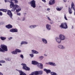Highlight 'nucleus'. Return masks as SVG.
<instances>
[{"label":"nucleus","mask_w":75,"mask_h":75,"mask_svg":"<svg viewBox=\"0 0 75 75\" xmlns=\"http://www.w3.org/2000/svg\"><path fill=\"white\" fill-rule=\"evenodd\" d=\"M14 1L15 4H17L18 3V1L17 0H11V4L10 5V8H12L11 11H15V10L16 9V8L19 7V6L17 4H14Z\"/></svg>","instance_id":"obj_1"},{"label":"nucleus","mask_w":75,"mask_h":75,"mask_svg":"<svg viewBox=\"0 0 75 75\" xmlns=\"http://www.w3.org/2000/svg\"><path fill=\"white\" fill-rule=\"evenodd\" d=\"M44 71L46 72L47 74H50L51 75H58L57 73L54 72H51V70H47L46 69H44Z\"/></svg>","instance_id":"obj_2"},{"label":"nucleus","mask_w":75,"mask_h":75,"mask_svg":"<svg viewBox=\"0 0 75 75\" xmlns=\"http://www.w3.org/2000/svg\"><path fill=\"white\" fill-rule=\"evenodd\" d=\"M1 48H1H0V51L1 52H4V51H7V48L6 46L4 45H1Z\"/></svg>","instance_id":"obj_3"},{"label":"nucleus","mask_w":75,"mask_h":75,"mask_svg":"<svg viewBox=\"0 0 75 75\" xmlns=\"http://www.w3.org/2000/svg\"><path fill=\"white\" fill-rule=\"evenodd\" d=\"M32 64L35 65H38V66H43V64L41 63H39L38 62L33 60L32 61Z\"/></svg>","instance_id":"obj_4"},{"label":"nucleus","mask_w":75,"mask_h":75,"mask_svg":"<svg viewBox=\"0 0 75 75\" xmlns=\"http://www.w3.org/2000/svg\"><path fill=\"white\" fill-rule=\"evenodd\" d=\"M60 27L62 28H64V29H67L68 28V26L67 23H62L60 25Z\"/></svg>","instance_id":"obj_5"},{"label":"nucleus","mask_w":75,"mask_h":75,"mask_svg":"<svg viewBox=\"0 0 75 75\" xmlns=\"http://www.w3.org/2000/svg\"><path fill=\"white\" fill-rule=\"evenodd\" d=\"M30 6L33 8H35L36 7L35 5V1L34 0H32L30 2Z\"/></svg>","instance_id":"obj_6"},{"label":"nucleus","mask_w":75,"mask_h":75,"mask_svg":"<svg viewBox=\"0 0 75 75\" xmlns=\"http://www.w3.org/2000/svg\"><path fill=\"white\" fill-rule=\"evenodd\" d=\"M59 37L62 41H64L65 40V36L63 34H60L59 35Z\"/></svg>","instance_id":"obj_7"},{"label":"nucleus","mask_w":75,"mask_h":75,"mask_svg":"<svg viewBox=\"0 0 75 75\" xmlns=\"http://www.w3.org/2000/svg\"><path fill=\"white\" fill-rule=\"evenodd\" d=\"M45 64L47 65H52V66H56L57 65L54 62H46Z\"/></svg>","instance_id":"obj_8"},{"label":"nucleus","mask_w":75,"mask_h":75,"mask_svg":"<svg viewBox=\"0 0 75 75\" xmlns=\"http://www.w3.org/2000/svg\"><path fill=\"white\" fill-rule=\"evenodd\" d=\"M55 40L56 42H57L59 44L61 42V41H62L59 38L56 37L55 38Z\"/></svg>","instance_id":"obj_9"},{"label":"nucleus","mask_w":75,"mask_h":75,"mask_svg":"<svg viewBox=\"0 0 75 75\" xmlns=\"http://www.w3.org/2000/svg\"><path fill=\"white\" fill-rule=\"evenodd\" d=\"M7 14H8L10 16V17L11 18H12L13 16V14L11 13V12L10 10H8L7 11Z\"/></svg>","instance_id":"obj_10"},{"label":"nucleus","mask_w":75,"mask_h":75,"mask_svg":"<svg viewBox=\"0 0 75 75\" xmlns=\"http://www.w3.org/2000/svg\"><path fill=\"white\" fill-rule=\"evenodd\" d=\"M58 48H60V49H62V50H64L65 49V47L62 45H59L58 46Z\"/></svg>","instance_id":"obj_11"},{"label":"nucleus","mask_w":75,"mask_h":75,"mask_svg":"<svg viewBox=\"0 0 75 75\" xmlns=\"http://www.w3.org/2000/svg\"><path fill=\"white\" fill-rule=\"evenodd\" d=\"M10 32L12 33H16L18 32V30L17 29H12L10 30Z\"/></svg>","instance_id":"obj_12"},{"label":"nucleus","mask_w":75,"mask_h":75,"mask_svg":"<svg viewBox=\"0 0 75 75\" xmlns=\"http://www.w3.org/2000/svg\"><path fill=\"white\" fill-rule=\"evenodd\" d=\"M55 3V0H50L49 4L50 5H53V4H54Z\"/></svg>","instance_id":"obj_13"},{"label":"nucleus","mask_w":75,"mask_h":75,"mask_svg":"<svg viewBox=\"0 0 75 75\" xmlns=\"http://www.w3.org/2000/svg\"><path fill=\"white\" fill-rule=\"evenodd\" d=\"M23 68L26 71H30V69L29 67H27V66H23Z\"/></svg>","instance_id":"obj_14"},{"label":"nucleus","mask_w":75,"mask_h":75,"mask_svg":"<svg viewBox=\"0 0 75 75\" xmlns=\"http://www.w3.org/2000/svg\"><path fill=\"white\" fill-rule=\"evenodd\" d=\"M51 25L47 24L46 25V28L48 30H51Z\"/></svg>","instance_id":"obj_15"},{"label":"nucleus","mask_w":75,"mask_h":75,"mask_svg":"<svg viewBox=\"0 0 75 75\" xmlns=\"http://www.w3.org/2000/svg\"><path fill=\"white\" fill-rule=\"evenodd\" d=\"M19 73L20 74V75H27L25 73L23 72L21 70H19Z\"/></svg>","instance_id":"obj_16"},{"label":"nucleus","mask_w":75,"mask_h":75,"mask_svg":"<svg viewBox=\"0 0 75 75\" xmlns=\"http://www.w3.org/2000/svg\"><path fill=\"white\" fill-rule=\"evenodd\" d=\"M71 8H73V10H74V15L75 14V6H74V4L73 2L72 3V4H71Z\"/></svg>","instance_id":"obj_17"},{"label":"nucleus","mask_w":75,"mask_h":75,"mask_svg":"<svg viewBox=\"0 0 75 75\" xmlns=\"http://www.w3.org/2000/svg\"><path fill=\"white\" fill-rule=\"evenodd\" d=\"M21 10V8H20V6H19V7L18 8H16V9H15V10H16V12H19V11H20Z\"/></svg>","instance_id":"obj_18"},{"label":"nucleus","mask_w":75,"mask_h":75,"mask_svg":"<svg viewBox=\"0 0 75 75\" xmlns=\"http://www.w3.org/2000/svg\"><path fill=\"white\" fill-rule=\"evenodd\" d=\"M32 54H39V52H37V51L35 50H32Z\"/></svg>","instance_id":"obj_19"},{"label":"nucleus","mask_w":75,"mask_h":75,"mask_svg":"<svg viewBox=\"0 0 75 75\" xmlns=\"http://www.w3.org/2000/svg\"><path fill=\"white\" fill-rule=\"evenodd\" d=\"M42 41L44 44H47V40L44 38L42 39Z\"/></svg>","instance_id":"obj_20"},{"label":"nucleus","mask_w":75,"mask_h":75,"mask_svg":"<svg viewBox=\"0 0 75 75\" xmlns=\"http://www.w3.org/2000/svg\"><path fill=\"white\" fill-rule=\"evenodd\" d=\"M6 27L8 28H11L13 27V26L11 25H8L6 26Z\"/></svg>","instance_id":"obj_21"},{"label":"nucleus","mask_w":75,"mask_h":75,"mask_svg":"<svg viewBox=\"0 0 75 75\" xmlns=\"http://www.w3.org/2000/svg\"><path fill=\"white\" fill-rule=\"evenodd\" d=\"M37 27V25H30L29 26V28H35Z\"/></svg>","instance_id":"obj_22"},{"label":"nucleus","mask_w":75,"mask_h":75,"mask_svg":"<svg viewBox=\"0 0 75 75\" xmlns=\"http://www.w3.org/2000/svg\"><path fill=\"white\" fill-rule=\"evenodd\" d=\"M34 75H38L39 74L38 73V71H35L33 72Z\"/></svg>","instance_id":"obj_23"},{"label":"nucleus","mask_w":75,"mask_h":75,"mask_svg":"<svg viewBox=\"0 0 75 75\" xmlns=\"http://www.w3.org/2000/svg\"><path fill=\"white\" fill-rule=\"evenodd\" d=\"M69 14H72V10H71V9L70 8V7H69Z\"/></svg>","instance_id":"obj_24"},{"label":"nucleus","mask_w":75,"mask_h":75,"mask_svg":"<svg viewBox=\"0 0 75 75\" xmlns=\"http://www.w3.org/2000/svg\"><path fill=\"white\" fill-rule=\"evenodd\" d=\"M0 38L1 40H5L6 39V38L1 36L0 37Z\"/></svg>","instance_id":"obj_25"},{"label":"nucleus","mask_w":75,"mask_h":75,"mask_svg":"<svg viewBox=\"0 0 75 75\" xmlns=\"http://www.w3.org/2000/svg\"><path fill=\"white\" fill-rule=\"evenodd\" d=\"M12 54H17V52H16V51H13L11 52Z\"/></svg>","instance_id":"obj_26"},{"label":"nucleus","mask_w":75,"mask_h":75,"mask_svg":"<svg viewBox=\"0 0 75 75\" xmlns=\"http://www.w3.org/2000/svg\"><path fill=\"white\" fill-rule=\"evenodd\" d=\"M39 75H42V73H43V71H38Z\"/></svg>","instance_id":"obj_27"},{"label":"nucleus","mask_w":75,"mask_h":75,"mask_svg":"<svg viewBox=\"0 0 75 75\" xmlns=\"http://www.w3.org/2000/svg\"><path fill=\"white\" fill-rule=\"evenodd\" d=\"M16 52H21V51L20 50L18 49H16Z\"/></svg>","instance_id":"obj_28"},{"label":"nucleus","mask_w":75,"mask_h":75,"mask_svg":"<svg viewBox=\"0 0 75 75\" xmlns=\"http://www.w3.org/2000/svg\"><path fill=\"white\" fill-rule=\"evenodd\" d=\"M5 3H7V2H9V3H10V4H11V0L10 1L9 0H5Z\"/></svg>","instance_id":"obj_29"},{"label":"nucleus","mask_w":75,"mask_h":75,"mask_svg":"<svg viewBox=\"0 0 75 75\" xmlns=\"http://www.w3.org/2000/svg\"><path fill=\"white\" fill-rule=\"evenodd\" d=\"M61 8H58L57 7V8H56V9L57 10V11H61Z\"/></svg>","instance_id":"obj_30"},{"label":"nucleus","mask_w":75,"mask_h":75,"mask_svg":"<svg viewBox=\"0 0 75 75\" xmlns=\"http://www.w3.org/2000/svg\"><path fill=\"white\" fill-rule=\"evenodd\" d=\"M0 10L1 11H2L4 12H7V10H6V9H0Z\"/></svg>","instance_id":"obj_31"},{"label":"nucleus","mask_w":75,"mask_h":75,"mask_svg":"<svg viewBox=\"0 0 75 75\" xmlns=\"http://www.w3.org/2000/svg\"><path fill=\"white\" fill-rule=\"evenodd\" d=\"M39 58L40 59H42L44 58V57L42 56H40L39 57Z\"/></svg>","instance_id":"obj_32"},{"label":"nucleus","mask_w":75,"mask_h":75,"mask_svg":"<svg viewBox=\"0 0 75 75\" xmlns=\"http://www.w3.org/2000/svg\"><path fill=\"white\" fill-rule=\"evenodd\" d=\"M25 19V17H23L22 18V19H21V21H24Z\"/></svg>","instance_id":"obj_33"},{"label":"nucleus","mask_w":75,"mask_h":75,"mask_svg":"<svg viewBox=\"0 0 75 75\" xmlns=\"http://www.w3.org/2000/svg\"><path fill=\"white\" fill-rule=\"evenodd\" d=\"M38 67L40 68V69H43V66H38Z\"/></svg>","instance_id":"obj_34"},{"label":"nucleus","mask_w":75,"mask_h":75,"mask_svg":"<svg viewBox=\"0 0 75 75\" xmlns=\"http://www.w3.org/2000/svg\"><path fill=\"white\" fill-rule=\"evenodd\" d=\"M0 63H5V61L3 60L0 61Z\"/></svg>","instance_id":"obj_35"},{"label":"nucleus","mask_w":75,"mask_h":75,"mask_svg":"<svg viewBox=\"0 0 75 75\" xmlns=\"http://www.w3.org/2000/svg\"><path fill=\"white\" fill-rule=\"evenodd\" d=\"M29 55H30L31 57H34V54H29Z\"/></svg>","instance_id":"obj_36"},{"label":"nucleus","mask_w":75,"mask_h":75,"mask_svg":"<svg viewBox=\"0 0 75 75\" xmlns=\"http://www.w3.org/2000/svg\"><path fill=\"white\" fill-rule=\"evenodd\" d=\"M24 44V41H22L21 43V45H23Z\"/></svg>","instance_id":"obj_37"},{"label":"nucleus","mask_w":75,"mask_h":75,"mask_svg":"<svg viewBox=\"0 0 75 75\" xmlns=\"http://www.w3.org/2000/svg\"><path fill=\"white\" fill-rule=\"evenodd\" d=\"M21 65L22 66H27V65H26V64H25L22 63V64H21Z\"/></svg>","instance_id":"obj_38"},{"label":"nucleus","mask_w":75,"mask_h":75,"mask_svg":"<svg viewBox=\"0 0 75 75\" xmlns=\"http://www.w3.org/2000/svg\"><path fill=\"white\" fill-rule=\"evenodd\" d=\"M6 59L7 60V61H11V59L9 58H6Z\"/></svg>","instance_id":"obj_39"},{"label":"nucleus","mask_w":75,"mask_h":75,"mask_svg":"<svg viewBox=\"0 0 75 75\" xmlns=\"http://www.w3.org/2000/svg\"><path fill=\"white\" fill-rule=\"evenodd\" d=\"M28 44V42L24 41V44Z\"/></svg>","instance_id":"obj_40"},{"label":"nucleus","mask_w":75,"mask_h":75,"mask_svg":"<svg viewBox=\"0 0 75 75\" xmlns=\"http://www.w3.org/2000/svg\"><path fill=\"white\" fill-rule=\"evenodd\" d=\"M17 15L18 16H21V13H17Z\"/></svg>","instance_id":"obj_41"},{"label":"nucleus","mask_w":75,"mask_h":75,"mask_svg":"<svg viewBox=\"0 0 75 75\" xmlns=\"http://www.w3.org/2000/svg\"><path fill=\"white\" fill-rule=\"evenodd\" d=\"M13 38L11 37L9 38H8V39L9 40H11V39H12Z\"/></svg>","instance_id":"obj_42"},{"label":"nucleus","mask_w":75,"mask_h":75,"mask_svg":"<svg viewBox=\"0 0 75 75\" xmlns=\"http://www.w3.org/2000/svg\"><path fill=\"white\" fill-rule=\"evenodd\" d=\"M20 57L21 58H22V59H23V58H24V57L23 56V55H21Z\"/></svg>","instance_id":"obj_43"},{"label":"nucleus","mask_w":75,"mask_h":75,"mask_svg":"<svg viewBox=\"0 0 75 75\" xmlns=\"http://www.w3.org/2000/svg\"><path fill=\"white\" fill-rule=\"evenodd\" d=\"M64 18L66 20H68V19L67 18V17H66V16L64 15Z\"/></svg>","instance_id":"obj_44"},{"label":"nucleus","mask_w":75,"mask_h":75,"mask_svg":"<svg viewBox=\"0 0 75 75\" xmlns=\"http://www.w3.org/2000/svg\"><path fill=\"white\" fill-rule=\"evenodd\" d=\"M47 19H48V20H49V21H51V19L50 18V17H47Z\"/></svg>","instance_id":"obj_45"},{"label":"nucleus","mask_w":75,"mask_h":75,"mask_svg":"<svg viewBox=\"0 0 75 75\" xmlns=\"http://www.w3.org/2000/svg\"><path fill=\"white\" fill-rule=\"evenodd\" d=\"M18 20H20V21H21V18H18Z\"/></svg>","instance_id":"obj_46"},{"label":"nucleus","mask_w":75,"mask_h":75,"mask_svg":"<svg viewBox=\"0 0 75 75\" xmlns=\"http://www.w3.org/2000/svg\"><path fill=\"white\" fill-rule=\"evenodd\" d=\"M29 75H34V73H33V72H32L31 73V74Z\"/></svg>","instance_id":"obj_47"},{"label":"nucleus","mask_w":75,"mask_h":75,"mask_svg":"<svg viewBox=\"0 0 75 75\" xmlns=\"http://www.w3.org/2000/svg\"><path fill=\"white\" fill-rule=\"evenodd\" d=\"M2 15H3V13H2L0 12V15L2 16Z\"/></svg>","instance_id":"obj_48"},{"label":"nucleus","mask_w":75,"mask_h":75,"mask_svg":"<svg viewBox=\"0 0 75 75\" xmlns=\"http://www.w3.org/2000/svg\"><path fill=\"white\" fill-rule=\"evenodd\" d=\"M42 1L44 2V3H45V0H42Z\"/></svg>","instance_id":"obj_49"},{"label":"nucleus","mask_w":75,"mask_h":75,"mask_svg":"<svg viewBox=\"0 0 75 75\" xmlns=\"http://www.w3.org/2000/svg\"><path fill=\"white\" fill-rule=\"evenodd\" d=\"M50 8H47V11H50Z\"/></svg>","instance_id":"obj_50"},{"label":"nucleus","mask_w":75,"mask_h":75,"mask_svg":"<svg viewBox=\"0 0 75 75\" xmlns=\"http://www.w3.org/2000/svg\"><path fill=\"white\" fill-rule=\"evenodd\" d=\"M0 75H3V74L2 73L0 72Z\"/></svg>","instance_id":"obj_51"},{"label":"nucleus","mask_w":75,"mask_h":75,"mask_svg":"<svg viewBox=\"0 0 75 75\" xmlns=\"http://www.w3.org/2000/svg\"><path fill=\"white\" fill-rule=\"evenodd\" d=\"M63 1H64V2L65 3L66 2H67V1H66L65 0H63Z\"/></svg>","instance_id":"obj_52"},{"label":"nucleus","mask_w":75,"mask_h":75,"mask_svg":"<svg viewBox=\"0 0 75 75\" xmlns=\"http://www.w3.org/2000/svg\"><path fill=\"white\" fill-rule=\"evenodd\" d=\"M44 56H45V57H47V55L45 54H44Z\"/></svg>","instance_id":"obj_53"},{"label":"nucleus","mask_w":75,"mask_h":75,"mask_svg":"<svg viewBox=\"0 0 75 75\" xmlns=\"http://www.w3.org/2000/svg\"><path fill=\"white\" fill-rule=\"evenodd\" d=\"M23 15H26V13H23Z\"/></svg>","instance_id":"obj_54"},{"label":"nucleus","mask_w":75,"mask_h":75,"mask_svg":"<svg viewBox=\"0 0 75 75\" xmlns=\"http://www.w3.org/2000/svg\"><path fill=\"white\" fill-rule=\"evenodd\" d=\"M0 66H2V64H1V63H0Z\"/></svg>","instance_id":"obj_55"},{"label":"nucleus","mask_w":75,"mask_h":75,"mask_svg":"<svg viewBox=\"0 0 75 75\" xmlns=\"http://www.w3.org/2000/svg\"><path fill=\"white\" fill-rule=\"evenodd\" d=\"M73 27H73V26L72 25V28H71L72 29L73 28Z\"/></svg>","instance_id":"obj_56"},{"label":"nucleus","mask_w":75,"mask_h":75,"mask_svg":"<svg viewBox=\"0 0 75 75\" xmlns=\"http://www.w3.org/2000/svg\"><path fill=\"white\" fill-rule=\"evenodd\" d=\"M1 47V46H0V47Z\"/></svg>","instance_id":"obj_57"},{"label":"nucleus","mask_w":75,"mask_h":75,"mask_svg":"<svg viewBox=\"0 0 75 75\" xmlns=\"http://www.w3.org/2000/svg\"><path fill=\"white\" fill-rule=\"evenodd\" d=\"M0 4H1V3H0Z\"/></svg>","instance_id":"obj_58"}]
</instances>
